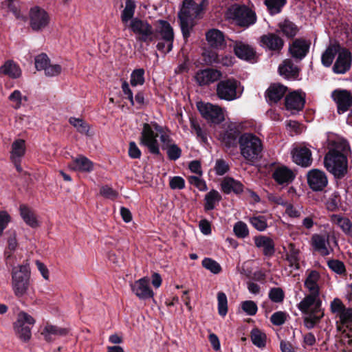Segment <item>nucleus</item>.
Here are the masks:
<instances>
[{"instance_id":"f257e3e1","label":"nucleus","mask_w":352,"mask_h":352,"mask_svg":"<svg viewBox=\"0 0 352 352\" xmlns=\"http://www.w3.org/2000/svg\"><path fill=\"white\" fill-rule=\"evenodd\" d=\"M208 5L207 0L197 3L193 0H184L178 13L179 25L183 36L187 39L191 34L197 20L201 18L202 12Z\"/></svg>"},{"instance_id":"f03ea898","label":"nucleus","mask_w":352,"mask_h":352,"mask_svg":"<svg viewBox=\"0 0 352 352\" xmlns=\"http://www.w3.org/2000/svg\"><path fill=\"white\" fill-rule=\"evenodd\" d=\"M11 285L16 297L20 298L29 294L31 286L28 264L20 265L12 268Z\"/></svg>"},{"instance_id":"7ed1b4c3","label":"nucleus","mask_w":352,"mask_h":352,"mask_svg":"<svg viewBox=\"0 0 352 352\" xmlns=\"http://www.w3.org/2000/svg\"><path fill=\"white\" fill-rule=\"evenodd\" d=\"M238 142L241 155L246 160L253 162L261 157L263 144L256 135L245 133L239 138Z\"/></svg>"},{"instance_id":"20e7f679","label":"nucleus","mask_w":352,"mask_h":352,"mask_svg":"<svg viewBox=\"0 0 352 352\" xmlns=\"http://www.w3.org/2000/svg\"><path fill=\"white\" fill-rule=\"evenodd\" d=\"M162 129L156 122L144 123L140 137V144L146 146L152 154L160 155V146L157 141L158 133Z\"/></svg>"},{"instance_id":"39448f33","label":"nucleus","mask_w":352,"mask_h":352,"mask_svg":"<svg viewBox=\"0 0 352 352\" xmlns=\"http://www.w3.org/2000/svg\"><path fill=\"white\" fill-rule=\"evenodd\" d=\"M128 27L135 34L137 40L141 42L149 44L158 40L159 30L153 29L146 21L134 18Z\"/></svg>"},{"instance_id":"423d86ee","label":"nucleus","mask_w":352,"mask_h":352,"mask_svg":"<svg viewBox=\"0 0 352 352\" xmlns=\"http://www.w3.org/2000/svg\"><path fill=\"white\" fill-rule=\"evenodd\" d=\"M226 16L243 28H248L256 22V13L245 6L235 4L230 6L227 10Z\"/></svg>"},{"instance_id":"0eeeda50","label":"nucleus","mask_w":352,"mask_h":352,"mask_svg":"<svg viewBox=\"0 0 352 352\" xmlns=\"http://www.w3.org/2000/svg\"><path fill=\"white\" fill-rule=\"evenodd\" d=\"M241 83L234 78L220 80L217 85V97L226 101H232L239 98L242 94Z\"/></svg>"},{"instance_id":"6e6552de","label":"nucleus","mask_w":352,"mask_h":352,"mask_svg":"<svg viewBox=\"0 0 352 352\" xmlns=\"http://www.w3.org/2000/svg\"><path fill=\"white\" fill-rule=\"evenodd\" d=\"M324 164L327 170L336 178H342L347 173V157L343 155H333L331 153H327Z\"/></svg>"},{"instance_id":"1a4fd4ad","label":"nucleus","mask_w":352,"mask_h":352,"mask_svg":"<svg viewBox=\"0 0 352 352\" xmlns=\"http://www.w3.org/2000/svg\"><path fill=\"white\" fill-rule=\"evenodd\" d=\"M35 323V320L28 314L21 311L17 316V320L14 324V329L16 336L24 342L31 338V327Z\"/></svg>"},{"instance_id":"9d476101","label":"nucleus","mask_w":352,"mask_h":352,"mask_svg":"<svg viewBox=\"0 0 352 352\" xmlns=\"http://www.w3.org/2000/svg\"><path fill=\"white\" fill-rule=\"evenodd\" d=\"M160 28L158 30V36L161 40L157 44V49L164 54L168 53L173 48L174 33L170 23L166 21H160Z\"/></svg>"},{"instance_id":"9b49d317","label":"nucleus","mask_w":352,"mask_h":352,"mask_svg":"<svg viewBox=\"0 0 352 352\" xmlns=\"http://www.w3.org/2000/svg\"><path fill=\"white\" fill-rule=\"evenodd\" d=\"M297 307L305 314L324 313L322 309L320 294L307 293Z\"/></svg>"},{"instance_id":"f8f14e48","label":"nucleus","mask_w":352,"mask_h":352,"mask_svg":"<svg viewBox=\"0 0 352 352\" xmlns=\"http://www.w3.org/2000/svg\"><path fill=\"white\" fill-rule=\"evenodd\" d=\"M259 45L272 54H278L284 47L283 39L276 33L269 32L260 36Z\"/></svg>"},{"instance_id":"ddd939ff","label":"nucleus","mask_w":352,"mask_h":352,"mask_svg":"<svg viewBox=\"0 0 352 352\" xmlns=\"http://www.w3.org/2000/svg\"><path fill=\"white\" fill-rule=\"evenodd\" d=\"M197 108L201 116L208 122L219 124L225 119L222 109L217 105L199 102L197 104Z\"/></svg>"},{"instance_id":"4468645a","label":"nucleus","mask_w":352,"mask_h":352,"mask_svg":"<svg viewBox=\"0 0 352 352\" xmlns=\"http://www.w3.org/2000/svg\"><path fill=\"white\" fill-rule=\"evenodd\" d=\"M294 162L302 167H309L311 165L313 159L310 148L305 145H298L292 151Z\"/></svg>"},{"instance_id":"2eb2a0df","label":"nucleus","mask_w":352,"mask_h":352,"mask_svg":"<svg viewBox=\"0 0 352 352\" xmlns=\"http://www.w3.org/2000/svg\"><path fill=\"white\" fill-rule=\"evenodd\" d=\"M30 26L32 30L38 31L45 28L49 23V16L45 10L35 6L30 12Z\"/></svg>"},{"instance_id":"dca6fc26","label":"nucleus","mask_w":352,"mask_h":352,"mask_svg":"<svg viewBox=\"0 0 352 352\" xmlns=\"http://www.w3.org/2000/svg\"><path fill=\"white\" fill-rule=\"evenodd\" d=\"M337 104L338 113H343L352 106V94L346 89H336L331 94Z\"/></svg>"},{"instance_id":"f3484780","label":"nucleus","mask_w":352,"mask_h":352,"mask_svg":"<svg viewBox=\"0 0 352 352\" xmlns=\"http://www.w3.org/2000/svg\"><path fill=\"white\" fill-rule=\"evenodd\" d=\"M311 43L303 38H296L289 44V52L296 60H302L308 54Z\"/></svg>"},{"instance_id":"a211bd4d","label":"nucleus","mask_w":352,"mask_h":352,"mask_svg":"<svg viewBox=\"0 0 352 352\" xmlns=\"http://www.w3.org/2000/svg\"><path fill=\"white\" fill-rule=\"evenodd\" d=\"M307 182L314 191H322L328 184L326 174L318 169H313L307 174Z\"/></svg>"},{"instance_id":"6ab92c4d","label":"nucleus","mask_w":352,"mask_h":352,"mask_svg":"<svg viewBox=\"0 0 352 352\" xmlns=\"http://www.w3.org/2000/svg\"><path fill=\"white\" fill-rule=\"evenodd\" d=\"M132 292L141 300L152 298L154 292L149 286V278L143 277L131 284Z\"/></svg>"},{"instance_id":"aec40b11","label":"nucleus","mask_w":352,"mask_h":352,"mask_svg":"<svg viewBox=\"0 0 352 352\" xmlns=\"http://www.w3.org/2000/svg\"><path fill=\"white\" fill-rule=\"evenodd\" d=\"M330 235L314 234L311 238V243L315 251L318 252L322 256H327L331 254L333 249L329 245Z\"/></svg>"},{"instance_id":"412c9836","label":"nucleus","mask_w":352,"mask_h":352,"mask_svg":"<svg viewBox=\"0 0 352 352\" xmlns=\"http://www.w3.org/2000/svg\"><path fill=\"white\" fill-rule=\"evenodd\" d=\"M320 274L315 270H307L304 280V287L307 293L320 294Z\"/></svg>"},{"instance_id":"4be33fe9","label":"nucleus","mask_w":352,"mask_h":352,"mask_svg":"<svg viewBox=\"0 0 352 352\" xmlns=\"http://www.w3.org/2000/svg\"><path fill=\"white\" fill-rule=\"evenodd\" d=\"M221 77V73L220 71L210 68L197 72L195 76L197 82L200 86L212 83L219 80Z\"/></svg>"},{"instance_id":"5701e85b","label":"nucleus","mask_w":352,"mask_h":352,"mask_svg":"<svg viewBox=\"0 0 352 352\" xmlns=\"http://www.w3.org/2000/svg\"><path fill=\"white\" fill-rule=\"evenodd\" d=\"M351 64V53L346 49L342 48L338 54V58L333 67V71L336 74H344L349 70Z\"/></svg>"},{"instance_id":"b1692460","label":"nucleus","mask_w":352,"mask_h":352,"mask_svg":"<svg viewBox=\"0 0 352 352\" xmlns=\"http://www.w3.org/2000/svg\"><path fill=\"white\" fill-rule=\"evenodd\" d=\"M299 71V68L290 59H285L278 67L279 74L288 80H296Z\"/></svg>"},{"instance_id":"393cba45","label":"nucleus","mask_w":352,"mask_h":352,"mask_svg":"<svg viewBox=\"0 0 352 352\" xmlns=\"http://www.w3.org/2000/svg\"><path fill=\"white\" fill-rule=\"evenodd\" d=\"M272 177L278 184L287 185L294 180L295 175L292 170L282 166L274 169Z\"/></svg>"},{"instance_id":"a878e982","label":"nucleus","mask_w":352,"mask_h":352,"mask_svg":"<svg viewBox=\"0 0 352 352\" xmlns=\"http://www.w3.org/2000/svg\"><path fill=\"white\" fill-rule=\"evenodd\" d=\"M287 87L279 84H272L265 92V98L270 104L278 102L285 94Z\"/></svg>"},{"instance_id":"bb28decb","label":"nucleus","mask_w":352,"mask_h":352,"mask_svg":"<svg viewBox=\"0 0 352 352\" xmlns=\"http://www.w3.org/2000/svg\"><path fill=\"white\" fill-rule=\"evenodd\" d=\"M305 100L300 92L294 91L285 97V107L291 111H300L305 104Z\"/></svg>"},{"instance_id":"cd10ccee","label":"nucleus","mask_w":352,"mask_h":352,"mask_svg":"<svg viewBox=\"0 0 352 352\" xmlns=\"http://www.w3.org/2000/svg\"><path fill=\"white\" fill-rule=\"evenodd\" d=\"M69 167L76 171L89 173L94 170V163L84 155H78L72 159Z\"/></svg>"},{"instance_id":"c85d7f7f","label":"nucleus","mask_w":352,"mask_h":352,"mask_svg":"<svg viewBox=\"0 0 352 352\" xmlns=\"http://www.w3.org/2000/svg\"><path fill=\"white\" fill-rule=\"evenodd\" d=\"M206 36L208 44L213 48L220 49L226 45L224 34L219 30H210L207 32Z\"/></svg>"},{"instance_id":"c756f323","label":"nucleus","mask_w":352,"mask_h":352,"mask_svg":"<svg viewBox=\"0 0 352 352\" xmlns=\"http://www.w3.org/2000/svg\"><path fill=\"white\" fill-rule=\"evenodd\" d=\"M254 241L255 245L263 250L265 256H272L274 254V243L271 238L266 236H258L254 237Z\"/></svg>"},{"instance_id":"7c9ffc66","label":"nucleus","mask_w":352,"mask_h":352,"mask_svg":"<svg viewBox=\"0 0 352 352\" xmlns=\"http://www.w3.org/2000/svg\"><path fill=\"white\" fill-rule=\"evenodd\" d=\"M67 333L68 330L67 329L50 324H47L41 333L45 340L48 342L54 340L58 337L65 336Z\"/></svg>"},{"instance_id":"2f4dec72","label":"nucleus","mask_w":352,"mask_h":352,"mask_svg":"<svg viewBox=\"0 0 352 352\" xmlns=\"http://www.w3.org/2000/svg\"><path fill=\"white\" fill-rule=\"evenodd\" d=\"M234 51L237 57L243 60H250L254 57L255 50L250 45L242 41H236Z\"/></svg>"},{"instance_id":"473e14b6","label":"nucleus","mask_w":352,"mask_h":352,"mask_svg":"<svg viewBox=\"0 0 352 352\" xmlns=\"http://www.w3.org/2000/svg\"><path fill=\"white\" fill-rule=\"evenodd\" d=\"M349 150V144L346 140L337 138L330 142L329 150L327 153H331L333 155H343L347 157Z\"/></svg>"},{"instance_id":"72a5a7b5","label":"nucleus","mask_w":352,"mask_h":352,"mask_svg":"<svg viewBox=\"0 0 352 352\" xmlns=\"http://www.w3.org/2000/svg\"><path fill=\"white\" fill-rule=\"evenodd\" d=\"M221 186L222 191L226 194H229L231 192L239 194L243 191V185L239 181L230 177L223 179Z\"/></svg>"},{"instance_id":"f704fd0d","label":"nucleus","mask_w":352,"mask_h":352,"mask_svg":"<svg viewBox=\"0 0 352 352\" xmlns=\"http://www.w3.org/2000/svg\"><path fill=\"white\" fill-rule=\"evenodd\" d=\"M329 219L330 221L338 226L346 235L352 236V222L349 218L333 214Z\"/></svg>"},{"instance_id":"c9c22d12","label":"nucleus","mask_w":352,"mask_h":352,"mask_svg":"<svg viewBox=\"0 0 352 352\" xmlns=\"http://www.w3.org/2000/svg\"><path fill=\"white\" fill-rule=\"evenodd\" d=\"M342 50V48L339 43H331L322 54L321 61L322 65L325 67H329L332 64L336 55H338Z\"/></svg>"},{"instance_id":"e433bc0d","label":"nucleus","mask_w":352,"mask_h":352,"mask_svg":"<svg viewBox=\"0 0 352 352\" xmlns=\"http://www.w3.org/2000/svg\"><path fill=\"white\" fill-rule=\"evenodd\" d=\"M239 136V131L234 128H230L220 135V140L228 148L236 147Z\"/></svg>"},{"instance_id":"4c0bfd02","label":"nucleus","mask_w":352,"mask_h":352,"mask_svg":"<svg viewBox=\"0 0 352 352\" xmlns=\"http://www.w3.org/2000/svg\"><path fill=\"white\" fill-rule=\"evenodd\" d=\"M286 260L289 266L294 270L300 268L299 250L296 248L294 243H289L286 250Z\"/></svg>"},{"instance_id":"58836bf2","label":"nucleus","mask_w":352,"mask_h":352,"mask_svg":"<svg viewBox=\"0 0 352 352\" xmlns=\"http://www.w3.org/2000/svg\"><path fill=\"white\" fill-rule=\"evenodd\" d=\"M0 72L12 78H18L21 76V70L19 65L12 60L6 61L0 67Z\"/></svg>"},{"instance_id":"ea45409f","label":"nucleus","mask_w":352,"mask_h":352,"mask_svg":"<svg viewBox=\"0 0 352 352\" xmlns=\"http://www.w3.org/2000/svg\"><path fill=\"white\" fill-rule=\"evenodd\" d=\"M25 141L21 139L15 140L12 144L11 160L14 163L18 162L25 154Z\"/></svg>"},{"instance_id":"a19ab883","label":"nucleus","mask_w":352,"mask_h":352,"mask_svg":"<svg viewBox=\"0 0 352 352\" xmlns=\"http://www.w3.org/2000/svg\"><path fill=\"white\" fill-rule=\"evenodd\" d=\"M20 214L27 225L32 228L38 226V222L34 212L26 206H20Z\"/></svg>"},{"instance_id":"79ce46f5","label":"nucleus","mask_w":352,"mask_h":352,"mask_svg":"<svg viewBox=\"0 0 352 352\" xmlns=\"http://www.w3.org/2000/svg\"><path fill=\"white\" fill-rule=\"evenodd\" d=\"M221 196L218 191L212 190L205 195V210H213L216 205L220 201Z\"/></svg>"},{"instance_id":"37998d69","label":"nucleus","mask_w":352,"mask_h":352,"mask_svg":"<svg viewBox=\"0 0 352 352\" xmlns=\"http://www.w3.org/2000/svg\"><path fill=\"white\" fill-rule=\"evenodd\" d=\"M279 30L287 37H294L296 35L298 29L297 26L289 20H284L278 24Z\"/></svg>"},{"instance_id":"c03bdc74","label":"nucleus","mask_w":352,"mask_h":352,"mask_svg":"<svg viewBox=\"0 0 352 352\" xmlns=\"http://www.w3.org/2000/svg\"><path fill=\"white\" fill-rule=\"evenodd\" d=\"M135 9V4L133 0H126L124 8L121 13V20L124 23L127 24L129 21L134 19Z\"/></svg>"},{"instance_id":"a18cd8bd","label":"nucleus","mask_w":352,"mask_h":352,"mask_svg":"<svg viewBox=\"0 0 352 352\" xmlns=\"http://www.w3.org/2000/svg\"><path fill=\"white\" fill-rule=\"evenodd\" d=\"M287 3V0H265L264 3L266 6L270 14L275 15L282 11L283 8Z\"/></svg>"},{"instance_id":"49530a36","label":"nucleus","mask_w":352,"mask_h":352,"mask_svg":"<svg viewBox=\"0 0 352 352\" xmlns=\"http://www.w3.org/2000/svg\"><path fill=\"white\" fill-rule=\"evenodd\" d=\"M251 340L252 343L259 348L265 346L266 336L258 329H253L251 331Z\"/></svg>"},{"instance_id":"de8ad7c7","label":"nucleus","mask_w":352,"mask_h":352,"mask_svg":"<svg viewBox=\"0 0 352 352\" xmlns=\"http://www.w3.org/2000/svg\"><path fill=\"white\" fill-rule=\"evenodd\" d=\"M144 70L140 68L134 69L131 74L130 83L131 86L136 87L144 83Z\"/></svg>"},{"instance_id":"09e8293b","label":"nucleus","mask_w":352,"mask_h":352,"mask_svg":"<svg viewBox=\"0 0 352 352\" xmlns=\"http://www.w3.org/2000/svg\"><path fill=\"white\" fill-rule=\"evenodd\" d=\"M202 266L214 274H219L222 268L219 263L210 258H205L202 261Z\"/></svg>"},{"instance_id":"8fccbe9b","label":"nucleus","mask_w":352,"mask_h":352,"mask_svg":"<svg viewBox=\"0 0 352 352\" xmlns=\"http://www.w3.org/2000/svg\"><path fill=\"white\" fill-rule=\"evenodd\" d=\"M218 313L224 317L228 313V298L225 293L219 292L217 293Z\"/></svg>"},{"instance_id":"3c124183","label":"nucleus","mask_w":352,"mask_h":352,"mask_svg":"<svg viewBox=\"0 0 352 352\" xmlns=\"http://www.w3.org/2000/svg\"><path fill=\"white\" fill-rule=\"evenodd\" d=\"M8 100L12 103V107L15 109H18L21 107L23 100H27V97L22 96L19 90H14L9 96Z\"/></svg>"},{"instance_id":"603ef678","label":"nucleus","mask_w":352,"mask_h":352,"mask_svg":"<svg viewBox=\"0 0 352 352\" xmlns=\"http://www.w3.org/2000/svg\"><path fill=\"white\" fill-rule=\"evenodd\" d=\"M249 222L255 229L260 232L264 231L267 228V220L264 216L250 217Z\"/></svg>"},{"instance_id":"864d4df0","label":"nucleus","mask_w":352,"mask_h":352,"mask_svg":"<svg viewBox=\"0 0 352 352\" xmlns=\"http://www.w3.org/2000/svg\"><path fill=\"white\" fill-rule=\"evenodd\" d=\"M307 315V316L304 319V324L306 328L311 329L320 321L321 318L324 316V313H320L319 314H311Z\"/></svg>"},{"instance_id":"5fc2aeb1","label":"nucleus","mask_w":352,"mask_h":352,"mask_svg":"<svg viewBox=\"0 0 352 352\" xmlns=\"http://www.w3.org/2000/svg\"><path fill=\"white\" fill-rule=\"evenodd\" d=\"M234 234L241 239H244L249 234V230L247 225L243 221L236 222L233 228Z\"/></svg>"},{"instance_id":"6e6d98bb","label":"nucleus","mask_w":352,"mask_h":352,"mask_svg":"<svg viewBox=\"0 0 352 352\" xmlns=\"http://www.w3.org/2000/svg\"><path fill=\"white\" fill-rule=\"evenodd\" d=\"M268 296L272 302L279 303L283 301L285 294L281 288L273 287L269 291Z\"/></svg>"},{"instance_id":"4d7b16f0","label":"nucleus","mask_w":352,"mask_h":352,"mask_svg":"<svg viewBox=\"0 0 352 352\" xmlns=\"http://www.w3.org/2000/svg\"><path fill=\"white\" fill-rule=\"evenodd\" d=\"M69 123L80 133L87 134L89 131V125L81 119L70 118Z\"/></svg>"},{"instance_id":"13d9d810","label":"nucleus","mask_w":352,"mask_h":352,"mask_svg":"<svg viewBox=\"0 0 352 352\" xmlns=\"http://www.w3.org/2000/svg\"><path fill=\"white\" fill-rule=\"evenodd\" d=\"M190 126L194 133L197 135V138L200 141L206 142L207 141L206 133L204 130L202 129L198 122L194 120H191Z\"/></svg>"},{"instance_id":"bf43d9fd","label":"nucleus","mask_w":352,"mask_h":352,"mask_svg":"<svg viewBox=\"0 0 352 352\" xmlns=\"http://www.w3.org/2000/svg\"><path fill=\"white\" fill-rule=\"evenodd\" d=\"M210 62L211 63H219L222 64L223 65H230L232 64V58L231 57H223L221 55L217 54L215 52H210Z\"/></svg>"},{"instance_id":"052dcab7","label":"nucleus","mask_w":352,"mask_h":352,"mask_svg":"<svg viewBox=\"0 0 352 352\" xmlns=\"http://www.w3.org/2000/svg\"><path fill=\"white\" fill-rule=\"evenodd\" d=\"M327 265L332 271L338 274H342L346 271L344 264L339 260H329L327 262Z\"/></svg>"},{"instance_id":"680f3d73","label":"nucleus","mask_w":352,"mask_h":352,"mask_svg":"<svg viewBox=\"0 0 352 352\" xmlns=\"http://www.w3.org/2000/svg\"><path fill=\"white\" fill-rule=\"evenodd\" d=\"M242 310L248 316H254L257 313L258 307L256 304L252 300H245L241 303Z\"/></svg>"},{"instance_id":"e2e57ef3","label":"nucleus","mask_w":352,"mask_h":352,"mask_svg":"<svg viewBox=\"0 0 352 352\" xmlns=\"http://www.w3.org/2000/svg\"><path fill=\"white\" fill-rule=\"evenodd\" d=\"M344 308L345 306L344 303L338 298H335L330 303L331 311L336 314L338 318L341 315V313L343 311Z\"/></svg>"},{"instance_id":"0e129e2a","label":"nucleus","mask_w":352,"mask_h":352,"mask_svg":"<svg viewBox=\"0 0 352 352\" xmlns=\"http://www.w3.org/2000/svg\"><path fill=\"white\" fill-rule=\"evenodd\" d=\"M165 150H166L168 157L170 160L175 161L181 157L182 150L175 144L170 145Z\"/></svg>"},{"instance_id":"69168bd1","label":"nucleus","mask_w":352,"mask_h":352,"mask_svg":"<svg viewBox=\"0 0 352 352\" xmlns=\"http://www.w3.org/2000/svg\"><path fill=\"white\" fill-rule=\"evenodd\" d=\"M188 180L191 185L197 187L200 191H206L207 190L206 184L205 181L201 178V176H189Z\"/></svg>"},{"instance_id":"338daca9","label":"nucleus","mask_w":352,"mask_h":352,"mask_svg":"<svg viewBox=\"0 0 352 352\" xmlns=\"http://www.w3.org/2000/svg\"><path fill=\"white\" fill-rule=\"evenodd\" d=\"M50 63V59L45 54L38 55L35 58V67L37 70H45Z\"/></svg>"},{"instance_id":"774afa93","label":"nucleus","mask_w":352,"mask_h":352,"mask_svg":"<svg viewBox=\"0 0 352 352\" xmlns=\"http://www.w3.org/2000/svg\"><path fill=\"white\" fill-rule=\"evenodd\" d=\"M229 165L221 159L217 160L214 165V170L217 175H223L229 170Z\"/></svg>"}]
</instances>
